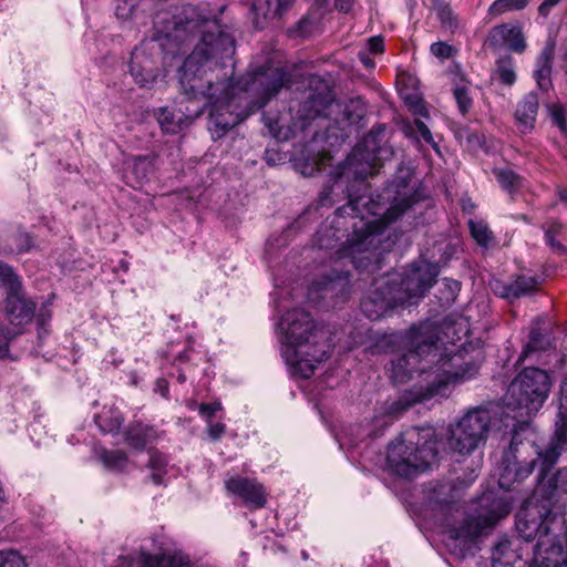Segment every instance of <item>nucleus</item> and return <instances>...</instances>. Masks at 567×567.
<instances>
[{"mask_svg":"<svg viewBox=\"0 0 567 567\" xmlns=\"http://www.w3.org/2000/svg\"><path fill=\"white\" fill-rule=\"evenodd\" d=\"M234 52L229 34L205 32L178 69L183 93L210 106L208 130L214 140L262 109L291 82L284 68L274 65L258 66L234 82Z\"/></svg>","mask_w":567,"mask_h":567,"instance_id":"obj_1","label":"nucleus"},{"mask_svg":"<svg viewBox=\"0 0 567 567\" xmlns=\"http://www.w3.org/2000/svg\"><path fill=\"white\" fill-rule=\"evenodd\" d=\"M412 172L399 166L398 175L382 194L349 195L347 205L339 207L330 221L316 234L319 249H337L339 259H349L355 269L373 272L383 231L423 196L410 186Z\"/></svg>","mask_w":567,"mask_h":567,"instance_id":"obj_2","label":"nucleus"},{"mask_svg":"<svg viewBox=\"0 0 567 567\" xmlns=\"http://www.w3.org/2000/svg\"><path fill=\"white\" fill-rule=\"evenodd\" d=\"M481 460H471L464 477L456 481L442 480L429 482L423 487L424 506L431 512L435 522L444 527L443 542L449 551L464 559L473 555L476 538L491 530L511 512L509 504L493 492L478 497L473 513L463 509L458 501V488L467 487L478 476Z\"/></svg>","mask_w":567,"mask_h":567,"instance_id":"obj_3","label":"nucleus"},{"mask_svg":"<svg viewBox=\"0 0 567 567\" xmlns=\"http://www.w3.org/2000/svg\"><path fill=\"white\" fill-rule=\"evenodd\" d=\"M278 334L281 357L295 377L310 378L318 364L329 358L330 346L324 331L305 310L287 311L278 323Z\"/></svg>","mask_w":567,"mask_h":567,"instance_id":"obj_4","label":"nucleus"},{"mask_svg":"<svg viewBox=\"0 0 567 567\" xmlns=\"http://www.w3.org/2000/svg\"><path fill=\"white\" fill-rule=\"evenodd\" d=\"M436 264L421 260L403 274H388L373 282L372 289L361 300V310L370 320L384 317L395 307L416 303L436 281Z\"/></svg>","mask_w":567,"mask_h":567,"instance_id":"obj_5","label":"nucleus"},{"mask_svg":"<svg viewBox=\"0 0 567 567\" xmlns=\"http://www.w3.org/2000/svg\"><path fill=\"white\" fill-rule=\"evenodd\" d=\"M430 360L434 368L427 374L426 384H421L404 394L399 402L403 404V409L432 399L447 398L453 384L473 379L482 364L478 355L470 354L464 348L455 349L454 344L446 347L440 339L434 341V351Z\"/></svg>","mask_w":567,"mask_h":567,"instance_id":"obj_6","label":"nucleus"},{"mask_svg":"<svg viewBox=\"0 0 567 567\" xmlns=\"http://www.w3.org/2000/svg\"><path fill=\"white\" fill-rule=\"evenodd\" d=\"M548 509L522 506L516 529L526 542L537 538L529 567L567 566V522L564 515L547 516Z\"/></svg>","mask_w":567,"mask_h":567,"instance_id":"obj_7","label":"nucleus"},{"mask_svg":"<svg viewBox=\"0 0 567 567\" xmlns=\"http://www.w3.org/2000/svg\"><path fill=\"white\" fill-rule=\"evenodd\" d=\"M439 456L432 427H411L388 445L386 467L400 477L412 478L431 468Z\"/></svg>","mask_w":567,"mask_h":567,"instance_id":"obj_8","label":"nucleus"},{"mask_svg":"<svg viewBox=\"0 0 567 567\" xmlns=\"http://www.w3.org/2000/svg\"><path fill=\"white\" fill-rule=\"evenodd\" d=\"M406 339L409 350L391 360V379L395 383H403L408 381L414 372H419L422 379L411 389L404 391L402 395L391 404L390 412L393 414H400L409 409H403V404L399 403L406 392L421 384H426L427 374L431 373L434 368L430 359L434 351V341L439 340V328L429 322L414 326L409 330Z\"/></svg>","mask_w":567,"mask_h":567,"instance_id":"obj_9","label":"nucleus"},{"mask_svg":"<svg viewBox=\"0 0 567 567\" xmlns=\"http://www.w3.org/2000/svg\"><path fill=\"white\" fill-rule=\"evenodd\" d=\"M550 385V378L545 370L525 368L508 386L507 408L518 410L520 417H529L543 406Z\"/></svg>","mask_w":567,"mask_h":567,"instance_id":"obj_10","label":"nucleus"},{"mask_svg":"<svg viewBox=\"0 0 567 567\" xmlns=\"http://www.w3.org/2000/svg\"><path fill=\"white\" fill-rule=\"evenodd\" d=\"M492 421L486 406L470 409L455 424L450 426L447 445L460 455H468L484 442Z\"/></svg>","mask_w":567,"mask_h":567,"instance_id":"obj_11","label":"nucleus"},{"mask_svg":"<svg viewBox=\"0 0 567 567\" xmlns=\"http://www.w3.org/2000/svg\"><path fill=\"white\" fill-rule=\"evenodd\" d=\"M544 451H537V458L540 461L539 474L537 477V486L530 498L526 499L523 506H535L538 511L540 508L548 509L547 516L563 515L560 512H554V498L558 494H567V467L557 470L550 477L547 478V472L553 466H547L544 463Z\"/></svg>","mask_w":567,"mask_h":567,"instance_id":"obj_12","label":"nucleus"},{"mask_svg":"<svg viewBox=\"0 0 567 567\" xmlns=\"http://www.w3.org/2000/svg\"><path fill=\"white\" fill-rule=\"evenodd\" d=\"M518 434L515 431L508 449L504 452L499 466L498 485L504 491H509L515 482L527 478L534 467L536 460H532L525 464L517 461V447L520 444Z\"/></svg>","mask_w":567,"mask_h":567,"instance_id":"obj_13","label":"nucleus"},{"mask_svg":"<svg viewBox=\"0 0 567 567\" xmlns=\"http://www.w3.org/2000/svg\"><path fill=\"white\" fill-rule=\"evenodd\" d=\"M194 27L195 22L192 19L176 17L167 11L157 12L154 18L153 40H167L179 45L186 41Z\"/></svg>","mask_w":567,"mask_h":567,"instance_id":"obj_14","label":"nucleus"},{"mask_svg":"<svg viewBox=\"0 0 567 567\" xmlns=\"http://www.w3.org/2000/svg\"><path fill=\"white\" fill-rule=\"evenodd\" d=\"M349 272L333 269L321 280L313 281L308 289V299L317 302L319 299L342 298L349 293Z\"/></svg>","mask_w":567,"mask_h":567,"instance_id":"obj_15","label":"nucleus"},{"mask_svg":"<svg viewBox=\"0 0 567 567\" xmlns=\"http://www.w3.org/2000/svg\"><path fill=\"white\" fill-rule=\"evenodd\" d=\"M226 489L239 497L250 508H262L267 503V493L255 478L234 476L225 482Z\"/></svg>","mask_w":567,"mask_h":567,"instance_id":"obj_16","label":"nucleus"},{"mask_svg":"<svg viewBox=\"0 0 567 567\" xmlns=\"http://www.w3.org/2000/svg\"><path fill=\"white\" fill-rule=\"evenodd\" d=\"M375 159L374 150L372 152H364L361 145H357L347 158L336 184L338 185L341 182L343 175H353L354 179L364 181L368 176L377 174L379 171Z\"/></svg>","mask_w":567,"mask_h":567,"instance_id":"obj_17","label":"nucleus"},{"mask_svg":"<svg viewBox=\"0 0 567 567\" xmlns=\"http://www.w3.org/2000/svg\"><path fill=\"white\" fill-rule=\"evenodd\" d=\"M539 285L540 280L536 276L517 275L509 282L492 281L491 289L496 296L513 300L532 293L538 289Z\"/></svg>","mask_w":567,"mask_h":567,"instance_id":"obj_18","label":"nucleus"},{"mask_svg":"<svg viewBox=\"0 0 567 567\" xmlns=\"http://www.w3.org/2000/svg\"><path fill=\"white\" fill-rule=\"evenodd\" d=\"M130 73L140 86L150 87L159 76V69L144 50L136 48L132 52Z\"/></svg>","mask_w":567,"mask_h":567,"instance_id":"obj_19","label":"nucleus"},{"mask_svg":"<svg viewBox=\"0 0 567 567\" xmlns=\"http://www.w3.org/2000/svg\"><path fill=\"white\" fill-rule=\"evenodd\" d=\"M493 48L507 47L508 50L523 53L526 49L525 37L519 25L504 23L492 29L488 37Z\"/></svg>","mask_w":567,"mask_h":567,"instance_id":"obj_20","label":"nucleus"},{"mask_svg":"<svg viewBox=\"0 0 567 567\" xmlns=\"http://www.w3.org/2000/svg\"><path fill=\"white\" fill-rule=\"evenodd\" d=\"M35 303L24 297L22 289L6 297V313L11 324L23 326L34 317Z\"/></svg>","mask_w":567,"mask_h":567,"instance_id":"obj_21","label":"nucleus"},{"mask_svg":"<svg viewBox=\"0 0 567 567\" xmlns=\"http://www.w3.org/2000/svg\"><path fill=\"white\" fill-rule=\"evenodd\" d=\"M539 107V99L536 93H527L517 104L515 112L516 122L520 131L526 133L533 130Z\"/></svg>","mask_w":567,"mask_h":567,"instance_id":"obj_22","label":"nucleus"},{"mask_svg":"<svg viewBox=\"0 0 567 567\" xmlns=\"http://www.w3.org/2000/svg\"><path fill=\"white\" fill-rule=\"evenodd\" d=\"M187 561L175 553L151 554L142 550L136 559V567H185Z\"/></svg>","mask_w":567,"mask_h":567,"instance_id":"obj_23","label":"nucleus"},{"mask_svg":"<svg viewBox=\"0 0 567 567\" xmlns=\"http://www.w3.org/2000/svg\"><path fill=\"white\" fill-rule=\"evenodd\" d=\"M556 426L557 429L555 434L543 453L544 463L547 466H554L557 463L561 451L567 449V422H564L560 426L556 424Z\"/></svg>","mask_w":567,"mask_h":567,"instance_id":"obj_24","label":"nucleus"},{"mask_svg":"<svg viewBox=\"0 0 567 567\" xmlns=\"http://www.w3.org/2000/svg\"><path fill=\"white\" fill-rule=\"evenodd\" d=\"M291 3L292 0H255L250 9L256 17L267 18L281 16L290 8Z\"/></svg>","mask_w":567,"mask_h":567,"instance_id":"obj_25","label":"nucleus"},{"mask_svg":"<svg viewBox=\"0 0 567 567\" xmlns=\"http://www.w3.org/2000/svg\"><path fill=\"white\" fill-rule=\"evenodd\" d=\"M153 429L141 423L132 424L125 433V442L133 449L142 451L150 442Z\"/></svg>","mask_w":567,"mask_h":567,"instance_id":"obj_26","label":"nucleus"},{"mask_svg":"<svg viewBox=\"0 0 567 567\" xmlns=\"http://www.w3.org/2000/svg\"><path fill=\"white\" fill-rule=\"evenodd\" d=\"M518 546L514 540L502 538L495 546L492 553V563L506 561L507 559L523 560L522 556L517 554Z\"/></svg>","mask_w":567,"mask_h":567,"instance_id":"obj_27","label":"nucleus"},{"mask_svg":"<svg viewBox=\"0 0 567 567\" xmlns=\"http://www.w3.org/2000/svg\"><path fill=\"white\" fill-rule=\"evenodd\" d=\"M0 287L6 291V297L20 291L22 285L14 269L0 260Z\"/></svg>","mask_w":567,"mask_h":567,"instance_id":"obj_28","label":"nucleus"},{"mask_svg":"<svg viewBox=\"0 0 567 567\" xmlns=\"http://www.w3.org/2000/svg\"><path fill=\"white\" fill-rule=\"evenodd\" d=\"M550 73V53L543 51L538 59V68L535 71V79L540 90L548 91V89L551 86Z\"/></svg>","mask_w":567,"mask_h":567,"instance_id":"obj_29","label":"nucleus"},{"mask_svg":"<svg viewBox=\"0 0 567 567\" xmlns=\"http://www.w3.org/2000/svg\"><path fill=\"white\" fill-rule=\"evenodd\" d=\"M99 458L105 467L112 471H122L127 464V455L123 451L102 449Z\"/></svg>","mask_w":567,"mask_h":567,"instance_id":"obj_30","label":"nucleus"},{"mask_svg":"<svg viewBox=\"0 0 567 567\" xmlns=\"http://www.w3.org/2000/svg\"><path fill=\"white\" fill-rule=\"evenodd\" d=\"M167 465L166 457L157 451H150V461L147 466L152 471V482L155 485L164 484L165 467Z\"/></svg>","mask_w":567,"mask_h":567,"instance_id":"obj_31","label":"nucleus"},{"mask_svg":"<svg viewBox=\"0 0 567 567\" xmlns=\"http://www.w3.org/2000/svg\"><path fill=\"white\" fill-rule=\"evenodd\" d=\"M529 0H495L488 8L491 17H498L511 11H520L527 7Z\"/></svg>","mask_w":567,"mask_h":567,"instance_id":"obj_32","label":"nucleus"},{"mask_svg":"<svg viewBox=\"0 0 567 567\" xmlns=\"http://www.w3.org/2000/svg\"><path fill=\"white\" fill-rule=\"evenodd\" d=\"M33 318H35L39 338L47 336L49 333L48 327L52 319V297L42 302L38 311H34Z\"/></svg>","mask_w":567,"mask_h":567,"instance_id":"obj_33","label":"nucleus"},{"mask_svg":"<svg viewBox=\"0 0 567 567\" xmlns=\"http://www.w3.org/2000/svg\"><path fill=\"white\" fill-rule=\"evenodd\" d=\"M548 346V338L539 329H533L529 333V341L519 355L518 361H524L532 352L546 350Z\"/></svg>","mask_w":567,"mask_h":567,"instance_id":"obj_34","label":"nucleus"},{"mask_svg":"<svg viewBox=\"0 0 567 567\" xmlns=\"http://www.w3.org/2000/svg\"><path fill=\"white\" fill-rule=\"evenodd\" d=\"M460 290V281L451 278H443L437 290V298L442 305H450L456 299Z\"/></svg>","mask_w":567,"mask_h":567,"instance_id":"obj_35","label":"nucleus"},{"mask_svg":"<svg viewBox=\"0 0 567 567\" xmlns=\"http://www.w3.org/2000/svg\"><path fill=\"white\" fill-rule=\"evenodd\" d=\"M343 118L350 126H359L365 115L362 100H351L343 109Z\"/></svg>","mask_w":567,"mask_h":567,"instance_id":"obj_36","label":"nucleus"},{"mask_svg":"<svg viewBox=\"0 0 567 567\" xmlns=\"http://www.w3.org/2000/svg\"><path fill=\"white\" fill-rule=\"evenodd\" d=\"M156 116L164 132L176 134L182 130L179 121H175V115L168 107L158 109Z\"/></svg>","mask_w":567,"mask_h":567,"instance_id":"obj_37","label":"nucleus"},{"mask_svg":"<svg viewBox=\"0 0 567 567\" xmlns=\"http://www.w3.org/2000/svg\"><path fill=\"white\" fill-rule=\"evenodd\" d=\"M496 73L502 83L512 85L516 81V73L513 65V59L511 56H503L496 62Z\"/></svg>","mask_w":567,"mask_h":567,"instance_id":"obj_38","label":"nucleus"},{"mask_svg":"<svg viewBox=\"0 0 567 567\" xmlns=\"http://www.w3.org/2000/svg\"><path fill=\"white\" fill-rule=\"evenodd\" d=\"M494 175L501 187L509 193L515 190L520 184V177L508 168L494 169Z\"/></svg>","mask_w":567,"mask_h":567,"instance_id":"obj_39","label":"nucleus"},{"mask_svg":"<svg viewBox=\"0 0 567 567\" xmlns=\"http://www.w3.org/2000/svg\"><path fill=\"white\" fill-rule=\"evenodd\" d=\"M405 131L408 135H413L414 132L416 131L424 142L430 144L439 155L441 154L439 144L434 141L430 128L420 118L414 120L413 124L406 125Z\"/></svg>","mask_w":567,"mask_h":567,"instance_id":"obj_40","label":"nucleus"},{"mask_svg":"<svg viewBox=\"0 0 567 567\" xmlns=\"http://www.w3.org/2000/svg\"><path fill=\"white\" fill-rule=\"evenodd\" d=\"M12 243L8 244L6 251L22 254L29 251L32 247V239L28 233L18 231L12 236Z\"/></svg>","mask_w":567,"mask_h":567,"instance_id":"obj_41","label":"nucleus"},{"mask_svg":"<svg viewBox=\"0 0 567 567\" xmlns=\"http://www.w3.org/2000/svg\"><path fill=\"white\" fill-rule=\"evenodd\" d=\"M470 229L473 238L481 246L487 247L492 241V231L482 221H470Z\"/></svg>","mask_w":567,"mask_h":567,"instance_id":"obj_42","label":"nucleus"},{"mask_svg":"<svg viewBox=\"0 0 567 567\" xmlns=\"http://www.w3.org/2000/svg\"><path fill=\"white\" fill-rule=\"evenodd\" d=\"M132 172L135 175L136 183L142 185L152 172V163L147 157H136L133 162Z\"/></svg>","mask_w":567,"mask_h":567,"instance_id":"obj_43","label":"nucleus"},{"mask_svg":"<svg viewBox=\"0 0 567 567\" xmlns=\"http://www.w3.org/2000/svg\"><path fill=\"white\" fill-rule=\"evenodd\" d=\"M332 99L330 94H311L307 101L309 107L312 110V116H319L331 104Z\"/></svg>","mask_w":567,"mask_h":567,"instance_id":"obj_44","label":"nucleus"},{"mask_svg":"<svg viewBox=\"0 0 567 567\" xmlns=\"http://www.w3.org/2000/svg\"><path fill=\"white\" fill-rule=\"evenodd\" d=\"M137 2L135 0H116L115 14L121 20H130L135 17Z\"/></svg>","mask_w":567,"mask_h":567,"instance_id":"obj_45","label":"nucleus"},{"mask_svg":"<svg viewBox=\"0 0 567 567\" xmlns=\"http://www.w3.org/2000/svg\"><path fill=\"white\" fill-rule=\"evenodd\" d=\"M0 567H27L24 558L12 550H0Z\"/></svg>","mask_w":567,"mask_h":567,"instance_id":"obj_46","label":"nucleus"},{"mask_svg":"<svg viewBox=\"0 0 567 567\" xmlns=\"http://www.w3.org/2000/svg\"><path fill=\"white\" fill-rule=\"evenodd\" d=\"M454 97L457 103L460 112L464 115L472 107V99L468 95V90L465 86H456L454 89Z\"/></svg>","mask_w":567,"mask_h":567,"instance_id":"obj_47","label":"nucleus"},{"mask_svg":"<svg viewBox=\"0 0 567 567\" xmlns=\"http://www.w3.org/2000/svg\"><path fill=\"white\" fill-rule=\"evenodd\" d=\"M405 104L409 106L410 111L414 115H419V116H423V117L429 116V113H427V110L425 109L424 102L419 95H416V94L408 95L405 97Z\"/></svg>","mask_w":567,"mask_h":567,"instance_id":"obj_48","label":"nucleus"},{"mask_svg":"<svg viewBox=\"0 0 567 567\" xmlns=\"http://www.w3.org/2000/svg\"><path fill=\"white\" fill-rule=\"evenodd\" d=\"M431 53L440 59H449L452 54L453 48L442 41H437L431 44Z\"/></svg>","mask_w":567,"mask_h":567,"instance_id":"obj_49","label":"nucleus"},{"mask_svg":"<svg viewBox=\"0 0 567 567\" xmlns=\"http://www.w3.org/2000/svg\"><path fill=\"white\" fill-rule=\"evenodd\" d=\"M221 409H223V406H221L220 402H213V403H202L198 408V411L203 417H206L209 420L213 417V415L216 412L220 411Z\"/></svg>","mask_w":567,"mask_h":567,"instance_id":"obj_50","label":"nucleus"},{"mask_svg":"<svg viewBox=\"0 0 567 567\" xmlns=\"http://www.w3.org/2000/svg\"><path fill=\"white\" fill-rule=\"evenodd\" d=\"M226 432V425L224 423H212L208 422L207 433L212 441H218Z\"/></svg>","mask_w":567,"mask_h":567,"instance_id":"obj_51","label":"nucleus"},{"mask_svg":"<svg viewBox=\"0 0 567 567\" xmlns=\"http://www.w3.org/2000/svg\"><path fill=\"white\" fill-rule=\"evenodd\" d=\"M11 336L9 331L0 330V359L10 357V344Z\"/></svg>","mask_w":567,"mask_h":567,"instance_id":"obj_52","label":"nucleus"},{"mask_svg":"<svg viewBox=\"0 0 567 567\" xmlns=\"http://www.w3.org/2000/svg\"><path fill=\"white\" fill-rule=\"evenodd\" d=\"M546 244L550 247L551 251L558 255H566L567 248L557 240L556 236H551L550 234H545Z\"/></svg>","mask_w":567,"mask_h":567,"instance_id":"obj_53","label":"nucleus"},{"mask_svg":"<svg viewBox=\"0 0 567 567\" xmlns=\"http://www.w3.org/2000/svg\"><path fill=\"white\" fill-rule=\"evenodd\" d=\"M439 19L444 25L453 27L454 18L453 12L449 6H442L437 11Z\"/></svg>","mask_w":567,"mask_h":567,"instance_id":"obj_54","label":"nucleus"},{"mask_svg":"<svg viewBox=\"0 0 567 567\" xmlns=\"http://www.w3.org/2000/svg\"><path fill=\"white\" fill-rule=\"evenodd\" d=\"M384 50V43L383 39L381 37H371L368 40V50H365L369 53L378 54L382 53Z\"/></svg>","mask_w":567,"mask_h":567,"instance_id":"obj_55","label":"nucleus"},{"mask_svg":"<svg viewBox=\"0 0 567 567\" xmlns=\"http://www.w3.org/2000/svg\"><path fill=\"white\" fill-rule=\"evenodd\" d=\"M551 117L555 124L559 127L563 133L567 131V123L565 120V112L561 107H556L551 112Z\"/></svg>","mask_w":567,"mask_h":567,"instance_id":"obj_56","label":"nucleus"},{"mask_svg":"<svg viewBox=\"0 0 567 567\" xmlns=\"http://www.w3.org/2000/svg\"><path fill=\"white\" fill-rule=\"evenodd\" d=\"M561 0H544L538 7V13L547 18L554 7H556Z\"/></svg>","mask_w":567,"mask_h":567,"instance_id":"obj_57","label":"nucleus"},{"mask_svg":"<svg viewBox=\"0 0 567 567\" xmlns=\"http://www.w3.org/2000/svg\"><path fill=\"white\" fill-rule=\"evenodd\" d=\"M154 391L159 393L162 396L167 398L168 395V382L164 379H157L155 382Z\"/></svg>","mask_w":567,"mask_h":567,"instance_id":"obj_58","label":"nucleus"},{"mask_svg":"<svg viewBox=\"0 0 567 567\" xmlns=\"http://www.w3.org/2000/svg\"><path fill=\"white\" fill-rule=\"evenodd\" d=\"M358 58L367 69L374 68V61L370 58V53L367 52L365 50L360 51L358 53Z\"/></svg>","mask_w":567,"mask_h":567,"instance_id":"obj_59","label":"nucleus"},{"mask_svg":"<svg viewBox=\"0 0 567 567\" xmlns=\"http://www.w3.org/2000/svg\"><path fill=\"white\" fill-rule=\"evenodd\" d=\"M563 226L558 221H550L548 227L545 229V234H550L551 236L558 237L561 233Z\"/></svg>","mask_w":567,"mask_h":567,"instance_id":"obj_60","label":"nucleus"},{"mask_svg":"<svg viewBox=\"0 0 567 567\" xmlns=\"http://www.w3.org/2000/svg\"><path fill=\"white\" fill-rule=\"evenodd\" d=\"M525 563L523 560H514L507 559L506 561H497L493 563V567H524Z\"/></svg>","mask_w":567,"mask_h":567,"instance_id":"obj_61","label":"nucleus"},{"mask_svg":"<svg viewBox=\"0 0 567 567\" xmlns=\"http://www.w3.org/2000/svg\"><path fill=\"white\" fill-rule=\"evenodd\" d=\"M351 6H352V0H336L334 1V7L340 12H344V13L349 12L351 10Z\"/></svg>","mask_w":567,"mask_h":567,"instance_id":"obj_62","label":"nucleus"},{"mask_svg":"<svg viewBox=\"0 0 567 567\" xmlns=\"http://www.w3.org/2000/svg\"><path fill=\"white\" fill-rule=\"evenodd\" d=\"M332 192V187H326L319 196V204L321 206L330 205V194Z\"/></svg>","mask_w":567,"mask_h":567,"instance_id":"obj_63","label":"nucleus"},{"mask_svg":"<svg viewBox=\"0 0 567 567\" xmlns=\"http://www.w3.org/2000/svg\"><path fill=\"white\" fill-rule=\"evenodd\" d=\"M558 196L563 203L567 204V189H560Z\"/></svg>","mask_w":567,"mask_h":567,"instance_id":"obj_64","label":"nucleus"}]
</instances>
